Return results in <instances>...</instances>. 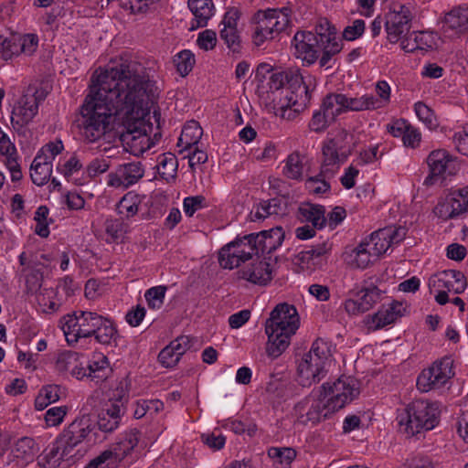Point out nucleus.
<instances>
[{
    "label": "nucleus",
    "instance_id": "nucleus-1",
    "mask_svg": "<svg viewBox=\"0 0 468 468\" xmlns=\"http://www.w3.org/2000/svg\"><path fill=\"white\" fill-rule=\"evenodd\" d=\"M90 91L80 107L79 127L87 143H94L113 129L116 116L137 112L148 100L147 75L134 62L95 71Z\"/></svg>",
    "mask_w": 468,
    "mask_h": 468
},
{
    "label": "nucleus",
    "instance_id": "nucleus-2",
    "mask_svg": "<svg viewBox=\"0 0 468 468\" xmlns=\"http://www.w3.org/2000/svg\"><path fill=\"white\" fill-rule=\"evenodd\" d=\"M299 324L300 318L292 304L282 303L275 306L265 322L268 356L276 358L287 349L291 337L296 333Z\"/></svg>",
    "mask_w": 468,
    "mask_h": 468
},
{
    "label": "nucleus",
    "instance_id": "nucleus-3",
    "mask_svg": "<svg viewBox=\"0 0 468 468\" xmlns=\"http://www.w3.org/2000/svg\"><path fill=\"white\" fill-rule=\"evenodd\" d=\"M271 90H278L284 86L291 90V95H286L288 107H295V111L303 110L311 101L313 91L316 87V79L307 71L299 69H288L272 72L270 76Z\"/></svg>",
    "mask_w": 468,
    "mask_h": 468
},
{
    "label": "nucleus",
    "instance_id": "nucleus-4",
    "mask_svg": "<svg viewBox=\"0 0 468 468\" xmlns=\"http://www.w3.org/2000/svg\"><path fill=\"white\" fill-rule=\"evenodd\" d=\"M438 402L417 399L398 413L399 431L409 437L434 429L440 421Z\"/></svg>",
    "mask_w": 468,
    "mask_h": 468
},
{
    "label": "nucleus",
    "instance_id": "nucleus-5",
    "mask_svg": "<svg viewBox=\"0 0 468 468\" xmlns=\"http://www.w3.org/2000/svg\"><path fill=\"white\" fill-rule=\"evenodd\" d=\"M331 357V344L317 338L298 365L299 384L303 387H310L324 378L332 362Z\"/></svg>",
    "mask_w": 468,
    "mask_h": 468
},
{
    "label": "nucleus",
    "instance_id": "nucleus-6",
    "mask_svg": "<svg viewBox=\"0 0 468 468\" xmlns=\"http://www.w3.org/2000/svg\"><path fill=\"white\" fill-rule=\"evenodd\" d=\"M152 84L147 78V96L148 100L143 107L142 114L137 115V112L125 114L126 123L124 131L121 133V140L127 144L134 155L142 154L151 147L150 137L147 134L144 116L149 110L151 102Z\"/></svg>",
    "mask_w": 468,
    "mask_h": 468
},
{
    "label": "nucleus",
    "instance_id": "nucleus-7",
    "mask_svg": "<svg viewBox=\"0 0 468 468\" xmlns=\"http://www.w3.org/2000/svg\"><path fill=\"white\" fill-rule=\"evenodd\" d=\"M291 9H268L255 15L256 26L252 36L253 43L260 47L265 41L275 38L290 25Z\"/></svg>",
    "mask_w": 468,
    "mask_h": 468
},
{
    "label": "nucleus",
    "instance_id": "nucleus-8",
    "mask_svg": "<svg viewBox=\"0 0 468 468\" xmlns=\"http://www.w3.org/2000/svg\"><path fill=\"white\" fill-rule=\"evenodd\" d=\"M102 316L92 312H75L63 318L62 330L69 345L79 338L92 336L98 326L101 324Z\"/></svg>",
    "mask_w": 468,
    "mask_h": 468
},
{
    "label": "nucleus",
    "instance_id": "nucleus-9",
    "mask_svg": "<svg viewBox=\"0 0 468 468\" xmlns=\"http://www.w3.org/2000/svg\"><path fill=\"white\" fill-rule=\"evenodd\" d=\"M317 391L333 413L343 409L358 394L353 380L349 378H340L333 382H325Z\"/></svg>",
    "mask_w": 468,
    "mask_h": 468
},
{
    "label": "nucleus",
    "instance_id": "nucleus-10",
    "mask_svg": "<svg viewBox=\"0 0 468 468\" xmlns=\"http://www.w3.org/2000/svg\"><path fill=\"white\" fill-rule=\"evenodd\" d=\"M345 135L338 134L324 142L322 147L321 176L334 177L340 166L350 154L349 148L345 144Z\"/></svg>",
    "mask_w": 468,
    "mask_h": 468
},
{
    "label": "nucleus",
    "instance_id": "nucleus-11",
    "mask_svg": "<svg viewBox=\"0 0 468 468\" xmlns=\"http://www.w3.org/2000/svg\"><path fill=\"white\" fill-rule=\"evenodd\" d=\"M293 411L297 421L303 425H315L333 414L317 390L297 402Z\"/></svg>",
    "mask_w": 468,
    "mask_h": 468
},
{
    "label": "nucleus",
    "instance_id": "nucleus-12",
    "mask_svg": "<svg viewBox=\"0 0 468 468\" xmlns=\"http://www.w3.org/2000/svg\"><path fill=\"white\" fill-rule=\"evenodd\" d=\"M433 213L443 221L468 214V186L449 189L440 197Z\"/></svg>",
    "mask_w": 468,
    "mask_h": 468
},
{
    "label": "nucleus",
    "instance_id": "nucleus-13",
    "mask_svg": "<svg viewBox=\"0 0 468 468\" xmlns=\"http://www.w3.org/2000/svg\"><path fill=\"white\" fill-rule=\"evenodd\" d=\"M18 261L22 267L20 272L25 279L27 292L37 293L42 286L43 270L47 268L45 261H48L47 255L23 251Z\"/></svg>",
    "mask_w": 468,
    "mask_h": 468
},
{
    "label": "nucleus",
    "instance_id": "nucleus-14",
    "mask_svg": "<svg viewBox=\"0 0 468 468\" xmlns=\"http://www.w3.org/2000/svg\"><path fill=\"white\" fill-rule=\"evenodd\" d=\"M43 98L37 93L24 94L14 106L11 116V124L18 135L26 136L28 130L27 126L38 112L39 103Z\"/></svg>",
    "mask_w": 468,
    "mask_h": 468
},
{
    "label": "nucleus",
    "instance_id": "nucleus-15",
    "mask_svg": "<svg viewBox=\"0 0 468 468\" xmlns=\"http://www.w3.org/2000/svg\"><path fill=\"white\" fill-rule=\"evenodd\" d=\"M454 375L452 371V360L444 357L433 363V365L422 370L417 378V387L421 392L440 388Z\"/></svg>",
    "mask_w": 468,
    "mask_h": 468
},
{
    "label": "nucleus",
    "instance_id": "nucleus-16",
    "mask_svg": "<svg viewBox=\"0 0 468 468\" xmlns=\"http://www.w3.org/2000/svg\"><path fill=\"white\" fill-rule=\"evenodd\" d=\"M404 227L388 226L373 232L363 239V246H367L373 256L378 258L384 254L392 244H398L406 237Z\"/></svg>",
    "mask_w": 468,
    "mask_h": 468
},
{
    "label": "nucleus",
    "instance_id": "nucleus-17",
    "mask_svg": "<svg viewBox=\"0 0 468 468\" xmlns=\"http://www.w3.org/2000/svg\"><path fill=\"white\" fill-rule=\"evenodd\" d=\"M317 42L323 52L320 58V66L325 67L333 56L339 53L343 48L342 39L337 37L336 29L327 19H321L315 27Z\"/></svg>",
    "mask_w": 468,
    "mask_h": 468
},
{
    "label": "nucleus",
    "instance_id": "nucleus-18",
    "mask_svg": "<svg viewBox=\"0 0 468 468\" xmlns=\"http://www.w3.org/2000/svg\"><path fill=\"white\" fill-rule=\"evenodd\" d=\"M413 16L410 9L405 5L394 7L386 16L385 28L388 40L395 44L410 32Z\"/></svg>",
    "mask_w": 468,
    "mask_h": 468
},
{
    "label": "nucleus",
    "instance_id": "nucleus-19",
    "mask_svg": "<svg viewBox=\"0 0 468 468\" xmlns=\"http://www.w3.org/2000/svg\"><path fill=\"white\" fill-rule=\"evenodd\" d=\"M92 431L89 417L82 416L74 420L56 439L58 443L65 447L66 452H71Z\"/></svg>",
    "mask_w": 468,
    "mask_h": 468
},
{
    "label": "nucleus",
    "instance_id": "nucleus-20",
    "mask_svg": "<svg viewBox=\"0 0 468 468\" xmlns=\"http://www.w3.org/2000/svg\"><path fill=\"white\" fill-rule=\"evenodd\" d=\"M452 163V160L445 150L432 151L427 158L430 173L423 185L428 187L435 185L442 186L445 173L450 169Z\"/></svg>",
    "mask_w": 468,
    "mask_h": 468
},
{
    "label": "nucleus",
    "instance_id": "nucleus-21",
    "mask_svg": "<svg viewBox=\"0 0 468 468\" xmlns=\"http://www.w3.org/2000/svg\"><path fill=\"white\" fill-rule=\"evenodd\" d=\"M144 175L141 162H131L119 165L114 172L108 175V185L113 187H125L136 184Z\"/></svg>",
    "mask_w": 468,
    "mask_h": 468
},
{
    "label": "nucleus",
    "instance_id": "nucleus-22",
    "mask_svg": "<svg viewBox=\"0 0 468 468\" xmlns=\"http://www.w3.org/2000/svg\"><path fill=\"white\" fill-rule=\"evenodd\" d=\"M292 46L295 48V56L308 64L317 59L318 52L321 50L317 37L310 31L297 32L292 38Z\"/></svg>",
    "mask_w": 468,
    "mask_h": 468
},
{
    "label": "nucleus",
    "instance_id": "nucleus-23",
    "mask_svg": "<svg viewBox=\"0 0 468 468\" xmlns=\"http://www.w3.org/2000/svg\"><path fill=\"white\" fill-rule=\"evenodd\" d=\"M124 413L125 407L122 398L113 401L110 400L98 416L97 425L99 430L103 432H112L119 427Z\"/></svg>",
    "mask_w": 468,
    "mask_h": 468
},
{
    "label": "nucleus",
    "instance_id": "nucleus-24",
    "mask_svg": "<svg viewBox=\"0 0 468 468\" xmlns=\"http://www.w3.org/2000/svg\"><path fill=\"white\" fill-rule=\"evenodd\" d=\"M239 278L255 284H266L271 280L270 263L255 257L239 267Z\"/></svg>",
    "mask_w": 468,
    "mask_h": 468
},
{
    "label": "nucleus",
    "instance_id": "nucleus-25",
    "mask_svg": "<svg viewBox=\"0 0 468 468\" xmlns=\"http://www.w3.org/2000/svg\"><path fill=\"white\" fill-rule=\"evenodd\" d=\"M55 368L59 374H69L77 379L85 378L84 365L80 361V355L75 351H58L55 358Z\"/></svg>",
    "mask_w": 468,
    "mask_h": 468
},
{
    "label": "nucleus",
    "instance_id": "nucleus-26",
    "mask_svg": "<svg viewBox=\"0 0 468 468\" xmlns=\"http://www.w3.org/2000/svg\"><path fill=\"white\" fill-rule=\"evenodd\" d=\"M290 382L282 373L271 374L265 387V398L273 406L280 405L290 396Z\"/></svg>",
    "mask_w": 468,
    "mask_h": 468
},
{
    "label": "nucleus",
    "instance_id": "nucleus-27",
    "mask_svg": "<svg viewBox=\"0 0 468 468\" xmlns=\"http://www.w3.org/2000/svg\"><path fill=\"white\" fill-rule=\"evenodd\" d=\"M403 305L394 302L388 307L379 309L374 315L368 316L367 324L370 329L378 330L394 323L401 315Z\"/></svg>",
    "mask_w": 468,
    "mask_h": 468
},
{
    "label": "nucleus",
    "instance_id": "nucleus-28",
    "mask_svg": "<svg viewBox=\"0 0 468 468\" xmlns=\"http://www.w3.org/2000/svg\"><path fill=\"white\" fill-rule=\"evenodd\" d=\"M259 252L262 254H271L276 250L284 239V232L281 227H276L269 230H263L255 233Z\"/></svg>",
    "mask_w": 468,
    "mask_h": 468
},
{
    "label": "nucleus",
    "instance_id": "nucleus-29",
    "mask_svg": "<svg viewBox=\"0 0 468 468\" xmlns=\"http://www.w3.org/2000/svg\"><path fill=\"white\" fill-rule=\"evenodd\" d=\"M238 239L224 246L218 255V261L225 269L239 268L245 263V251L240 249Z\"/></svg>",
    "mask_w": 468,
    "mask_h": 468
},
{
    "label": "nucleus",
    "instance_id": "nucleus-30",
    "mask_svg": "<svg viewBox=\"0 0 468 468\" xmlns=\"http://www.w3.org/2000/svg\"><path fill=\"white\" fill-rule=\"evenodd\" d=\"M69 454L70 452H66L65 447L56 440L37 456V465L41 468H58L63 459Z\"/></svg>",
    "mask_w": 468,
    "mask_h": 468
},
{
    "label": "nucleus",
    "instance_id": "nucleus-31",
    "mask_svg": "<svg viewBox=\"0 0 468 468\" xmlns=\"http://www.w3.org/2000/svg\"><path fill=\"white\" fill-rule=\"evenodd\" d=\"M139 441V431L135 429L125 432L122 438L116 443L112 453L111 464H116L129 454Z\"/></svg>",
    "mask_w": 468,
    "mask_h": 468
},
{
    "label": "nucleus",
    "instance_id": "nucleus-32",
    "mask_svg": "<svg viewBox=\"0 0 468 468\" xmlns=\"http://www.w3.org/2000/svg\"><path fill=\"white\" fill-rule=\"evenodd\" d=\"M449 275H454V270L440 271L429 279L430 292L434 294L435 301L441 305L450 302L449 294H447L446 291V285L448 280H450Z\"/></svg>",
    "mask_w": 468,
    "mask_h": 468
},
{
    "label": "nucleus",
    "instance_id": "nucleus-33",
    "mask_svg": "<svg viewBox=\"0 0 468 468\" xmlns=\"http://www.w3.org/2000/svg\"><path fill=\"white\" fill-rule=\"evenodd\" d=\"M287 213V202L282 197L261 201L256 207L254 217L263 219L269 217H281Z\"/></svg>",
    "mask_w": 468,
    "mask_h": 468
},
{
    "label": "nucleus",
    "instance_id": "nucleus-34",
    "mask_svg": "<svg viewBox=\"0 0 468 468\" xmlns=\"http://www.w3.org/2000/svg\"><path fill=\"white\" fill-rule=\"evenodd\" d=\"M377 260L363 240L350 251L345 252V261L353 268L366 269Z\"/></svg>",
    "mask_w": 468,
    "mask_h": 468
},
{
    "label": "nucleus",
    "instance_id": "nucleus-35",
    "mask_svg": "<svg viewBox=\"0 0 468 468\" xmlns=\"http://www.w3.org/2000/svg\"><path fill=\"white\" fill-rule=\"evenodd\" d=\"M325 208L321 205L303 204L298 208V217L302 221L311 222L315 229H323L326 223Z\"/></svg>",
    "mask_w": 468,
    "mask_h": 468
},
{
    "label": "nucleus",
    "instance_id": "nucleus-36",
    "mask_svg": "<svg viewBox=\"0 0 468 468\" xmlns=\"http://www.w3.org/2000/svg\"><path fill=\"white\" fill-rule=\"evenodd\" d=\"M431 34L420 31L407 34L401 40L400 47L405 52H414L417 49L426 50L432 47Z\"/></svg>",
    "mask_w": 468,
    "mask_h": 468
},
{
    "label": "nucleus",
    "instance_id": "nucleus-37",
    "mask_svg": "<svg viewBox=\"0 0 468 468\" xmlns=\"http://www.w3.org/2000/svg\"><path fill=\"white\" fill-rule=\"evenodd\" d=\"M443 30L463 33L468 30V8H453L444 16Z\"/></svg>",
    "mask_w": 468,
    "mask_h": 468
},
{
    "label": "nucleus",
    "instance_id": "nucleus-38",
    "mask_svg": "<svg viewBox=\"0 0 468 468\" xmlns=\"http://www.w3.org/2000/svg\"><path fill=\"white\" fill-rule=\"evenodd\" d=\"M109 366L108 358L102 354H97L84 366L85 378L96 382L101 381L107 378Z\"/></svg>",
    "mask_w": 468,
    "mask_h": 468
},
{
    "label": "nucleus",
    "instance_id": "nucleus-39",
    "mask_svg": "<svg viewBox=\"0 0 468 468\" xmlns=\"http://www.w3.org/2000/svg\"><path fill=\"white\" fill-rule=\"evenodd\" d=\"M346 94L329 93L322 101L321 108L330 117L335 121V118L346 112Z\"/></svg>",
    "mask_w": 468,
    "mask_h": 468
},
{
    "label": "nucleus",
    "instance_id": "nucleus-40",
    "mask_svg": "<svg viewBox=\"0 0 468 468\" xmlns=\"http://www.w3.org/2000/svg\"><path fill=\"white\" fill-rule=\"evenodd\" d=\"M188 7L195 16L197 27H203L213 15L212 0H188Z\"/></svg>",
    "mask_w": 468,
    "mask_h": 468
},
{
    "label": "nucleus",
    "instance_id": "nucleus-41",
    "mask_svg": "<svg viewBox=\"0 0 468 468\" xmlns=\"http://www.w3.org/2000/svg\"><path fill=\"white\" fill-rule=\"evenodd\" d=\"M42 159L40 155H36L30 167L31 180L38 186L47 184L52 173V164Z\"/></svg>",
    "mask_w": 468,
    "mask_h": 468
},
{
    "label": "nucleus",
    "instance_id": "nucleus-42",
    "mask_svg": "<svg viewBox=\"0 0 468 468\" xmlns=\"http://www.w3.org/2000/svg\"><path fill=\"white\" fill-rule=\"evenodd\" d=\"M201 135L202 129L198 125V122L191 121L184 126L178 139L177 146L182 147L183 150H191L197 144Z\"/></svg>",
    "mask_w": 468,
    "mask_h": 468
},
{
    "label": "nucleus",
    "instance_id": "nucleus-43",
    "mask_svg": "<svg viewBox=\"0 0 468 468\" xmlns=\"http://www.w3.org/2000/svg\"><path fill=\"white\" fill-rule=\"evenodd\" d=\"M346 112L373 111L380 108V103L372 94L349 97L346 95Z\"/></svg>",
    "mask_w": 468,
    "mask_h": 468
},
{
    "label": "nucleus",
    "instance_id": "nucleus-44",
    "mask_svg": "<svg viewBox=\"0 0 468 468\" xmlns=\"http://www.w3.org/2000/svg\"><path fill=\"white\" fill-rule=\"evenodd\" d=\"M178 161L172 153H165L157 157V168L160 176L166 182L173 180L177 175Z\"/></svg>",
    "mask_w": 468,
    "mask_h": 468
},
{
    "label": "nucleus",
    "instance_id": "nucleus-45",
    "mask_svg": "<svg viewBox=\"0 0 468 468\" xmlns=\"http://www.w3.org/2000/svg\"><path fill=\"white\" fill-rule=\"evenodd\" d=\"M92 336L98 343L109 346L116 342L118 332L113 323L102 316L101 324L98 326Z\"/></svg>",
    "mask_w": 468,
    "mask_h": 468
},
{
    "label": "nucleus",
    "instance_id": "nucleus-46",
    "mask_svg": "<svg viewBox=\"0 0 468 468\" xmlns=\"http://www.w3.org/2000/svg\"><path fill=\"white\" fill-rule=\"evenodd\" d=\"M356 299L361 304L362 311L367 312L381 299V291L375 285L361 288L356 292Z\"/></svg>",
    "mask_w": 468,
    "mask_h": 468
},
{
    "label": "nucleus",
    "instance_id": "nucleus-47",
    "mask_svg": "<svg viewBox=\"0 0 468 468\" xmlns=\"http://www.w3.org/2000/svg\"><path fill=\"white\" fill-rule=\"evenodd\" d=\"M38 450L37 443L32 438L22 437L15 443L13 452L16 458L30 461L33 460Z\"/></svg>",
    "mask_w": 468,
    "mask_h": 468
},
{
    "label": "nucleus",
    "instance_id": "nucleus-48",
    "mask_svg": "<svg viewBox=\"0 0 468 468\" xmlns=\"http://www.w3.org/2000/svg\"><path fill=\"white\" fill-rule=\"evenodd\" d=\"M268 455L273 460L276 468H290L292 462L296 456V452L291 448L280 449L271 447L268 451Z\"/></svg>",
    "mask_w": 468,
    "mask_h": 468
},
{
    "label": "nucleus",
    "instance_id": "nucleus-49",
    "mask_svg": "<svg viewBox=\"0 0 468 468\" xmlns=\"http://www.w3.org/2000/svg\"><path fill=\"white\" fill-rule=\"evenodd\" d=\"M139 197L133 193L125 194L117 205V211L120 215L129 218L137 214L139 208Z\"/></svg>",
    "mask_w": 468,
    "mask_h": 468
},
{
    "label": "nucleus",
    "instance_id": "nucleus-50",
    "mask_svg": "<svg viewBox=\"0 0 468 468\" xmlns=\"http://www.w3.org/2000/svg\"><path fill=\"white\" fill-rule=\"evenodd\" d=\"M303 158L299 153H292L288 155L283 167V175L293 180H299L303 176Z\"/></svg>",
    "mask_w": 468,
    "mask_h": 468
},
{
    "label": "nucleus",
    "instance_id": "nucleus-51",
    "mask_svg": "<svg viewBox=\"0 0 468 468\" xmlns=\"http://www.w3.org/2000/svg\"><path fill=\"white\" fill-rule=\"evenodd\" d=\"M0 45L2 46L0 49V58L3 60H8L13 58L15 55H18L22 52L20 37H11L9 38L0 36Z\"/></svg>",
    "mask_w": 468,
    "mask_h": 468
},
{
    "label": "nucleus",
    "instance_id": "nucleus-52",
    "mask_svg": "<svg viewBox=\"0 0 468 468\" xmlns=\"http://www.w3.org/2000/svg\"><path fill=\"white\" fill-rule=\"evenodd\" d=\"M164 409V403L159 399L139 400L136 402L133 416L135 419H141L147 413L154 415Z\"/></svg>",
    "mask_w": 468,
    "mask_h": 468
},
{
    "label": "nucleus",
    "instance_id": "nucleus-53",
    "mask_svg": "<svg viewBox=\"0 0 468 468\" xmlns=\"http://www.w3.org/2000/svg\"><path fill=\"white\" fill-rule=\"evenodd\" d=\"M174 63L178 73L185 77L192 70L195 65V56L190 50H182L176 55Z\"/></svg>",
    "mask_w": 468,
    "mask_h": 468
},
{
    "label": "nucleus",
    "instance_id": "nucleus-54",
    "mask_svg": "<svg viewBox=\"0 0 468 468\" xmlns=\"http://www.w3.org/2000/svg\"><path fill=\"white\" fill-rule=\"evenodd\" d=\"M220 38L227 47L234 53H239L241 49V39L239 32L236 27H223L219 32Z\"/></svg>",
    "mask_w": 468,
    "mask_h": 468
},
{
    "label": "nucleus",
    "instance_id": "nucleus-55",
    "mask_svg": "<svg viewBox=\"0 0 468 468\" xmlns=\"http://www.w3.org/2000/svg\"><path fill=\"white\" fill-rule=\"evenodd\" d=\"M416 115L429 129H434L438 126L437 118L434 112L421 101L414 105Z\"/></svg>",
    "mask_w": 468,
    "mask_h": 468
},
{
    "label": "nucleus",
    "instance_id": "nucleus-56",
    "mask_svg": "<svg viewBox=\"0 0 468 468\" xmlns=\"http://www.w3.org/2000/svg\"><path fill=\"white\" fill-rule=\"evenodd\" d=\"M334 122V119L327 117V113L320 107L319 110L314 112L309 122V128L313 132L322 133Z\"/></svg>",
    "mask_w": 468,
    "mask_h": 468
},
{
    "label": "nucleus",
    "instance_id": "nucleus-57",
    "mask_svg": "<svg viewBox=\"0 0 468 468\" xmlns=\"http://www.w3.org/2000/svg\"><path fill=\"white\" fill-rule=\"evenodd\" d=\"M82 168V164L76 154L71 155L64 164H58L57 170L70 181L74 174L79 173Z\"/></svg>",
    "mask_w": 468,
    "mask_h": 468
},
{
    "label": "nucleus",
    "instance_id": "nucleus-58",
    "mask_svg": "<svg viewBox=\"0 0 468 468\" xmlns=\"http://www.w3.org/2000/svg\"><path fill=\"white\" fill-rule=\"evenodd\" d=\"M165 292V286H155L148 289L144 293L148 306L152 309H159L164 303Z\"/></svg>",
    "mask_w": 468,
    "mask_h": 468
},
{
    "label": "nucleus",
    "instance_id": "nucleus-59",
    "mask_svg": "<svg viewBox=\"0 0 468 468\" xmlns=\"http://www.w3.org/2000/svg\"><path fill=\"white\" fill-rule=\"evenodd\" d=\"M64 150V144L61 140H56L55 142H49L45 144L37 155H40L46 162L51 163L55 159V157L61 154Z\"/></svg>",
    "mask_w": 468,
    "mask_h": 468
},
{
    "label": "nucleus",
    "instance_id": "nucleus-60",
    "mask_svg": "<svg viewBox=\"0 0 468 468\" xmlns=\"http://www.w3.org/2000/svg\"><path fill=\"white\" fill-rule=\"evenodd\" d=\"M237 239L239 244L242 245V250L245 251V261H249L259 255L260 252L257 243L254 242L256 240L255 233L246 235L242 238H238Z\"/></svg>",
    "mask_w": 468,
    "mask_h": 468
},
{
    "label": "nucleus",
    "instance_id": "nucleus-61",
    "mask_svg": "<svg viewBox=\"0 0 468 468\" xmlns=\"http://www.w3.org/2000/svg\"><path fill=\"white\" fill-rule=\"evenodd\" d=\"M449 279L446 285L447 294L451 292L460 294L465 291L467 282L462 271L454 270V275H449Z\"/></svg>",
    "mask_w": 468,
    "mask_h": 468
},
{
    "label": "nucleus",
    "instance_id": "nucleus-62",
    "mask_svg": "<svg viewBox=\"0 0 468 468\" xmlns=\"http://www.w3.org/2000/svg\"><path fill=\"white\" fill-rule=\"evenodd\" d=\"M331 177L321 176V172L315 176H311L306 180V187L309 191L314 194H324L330 189V185L327 182Z\"/></svg>",
    "mask_w": 468,
    "mask_h": 468
},
{
    "label": "nucleus",
    "instance_id": "nucleus-63",
    "mask_svg": "<svg viewBox=\"0 0 468 468\" xmlns=\"http://www.w3.org/2000/svg\"><path fill=\"white\" fill-rule=\"evenodd\" d=\"M170 344L163 348L158 355L159 362L165 367H173L177 365L180 360V356L173 349Z\"/></svg>",
    "mask_w": 468,
    "mask_h": 468
},
{
    "label": "nucleus",
    "instance_id": "nucleus-64",
    "mask_svg": "<svg viewBox=\"0 0 468 468\" xmlns=\"http://www.w3.org/2000/svg\"><path fill=\"white\" fill-rule=\"evenodd\" d=\"M105 230L113 241H117L123 238L125 226L120 219H107Z\"/></svg>",
    "mask_w": 468,
    "mask_h": 468
}]
</instances>
